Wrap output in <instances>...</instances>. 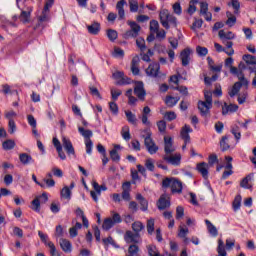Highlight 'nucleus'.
Here are the masks:
<instances>
[{
	"label": "nucleus",
	"mask_w": 256,
	"mask_h": 256,
	"mask_svg": "<svg viewBox=\"0 0 256 256\" xmlns=\"http://www.w3.org/2000/svg\"><path fill=\"white\" fill-rule=\"evenodd\" d=\"M205 223L207 225V229H208L209 233L211 235H213L214 237H217V235H219L217 228L209 220H205Z\"/></svg>",
	"instance_id": "nucleus-27"
},
{
	"label": "nucleus",
	"mask_w": 256,
	"mask_h": 256,
	"mask_svg": "<svg viewBox=\"0 0 256 256\" xmlns=\"http://www.w3.org/2000/svg\"><path fill=\"white\" fill-rule=\"evenodd\" d=\"M234 211H239L241 208V195H237L232 203Z\"/></svg>",
	"instance_id": "nucleus-43"
},
{
	"label": "nucleus",
	"mask_w": 256,
	"mask_h": 256,
	"mask_svg": "<svg viewBox=\"0 0 256 256\" xmlns=\"http://www.w3.org/2000/svg\"><path fill=\"white\" fill-rule=\"evenodd\" d=\"M125 3V0H120L116 4V9L118 10V15L120 19H125V9L123 8L125 7Z\"/></svg>",
	"instance_id": "nucleus-22"
},
{
	"label": "nucleus",
	"mask_w": 256,
	"mask_h": 256,
	"mask_svg": "<svg viewBox=\"0 0 256 256\" xmlns=\"http://www.w3.org/2000/svg\"><path fill=\"white\" fill-rule=\"evenodd\" d=\"M132 229L136 233H141L143 229H145V225H143L140 221H136L132 224Z\"/></svg>",
	"instance_id": "nucleus-38"
},
{
	"label": "nucleus",
	"mask_w": 256,
	"mask_h": 256,
	"mask_svg": "<svg viewBox=\"0 0 256 256\" xmlns=\"http://www.w3.org/2000/svg\"><path fill=\"white\" fill-rule=\"evenodd\" d=\"M31 13H33V8L28 7L26 10H22L18 19L21 23L27 24L31 22Z\"/></svg>",
	"instance_id": "nucleus-9"
},
{
	"label": "nucleus",
	"mask_w": 256,
	"mask_h": 256,
	"mask_svg": "<svg viewBox=\"0 0 256 256\" xmlns=\"http://www.w3.org/2000/svg\"><path fill=\"white\" fill-rule=\"evenodd\" d=\"M2 147L5 151H11V149H15V141L12 139L6 140L2 143Z\"/></svg>",
	"instance_id": "nucleus-28"
},
{
	"label": "nucleus",
	"mask_w": 256,
	"mask_h": 256,
	"mask_svg": "<svg viewBox=\"0 0 256 256\" xmlns=\"http://www.w3.org/2000/svg\"><path fill=\"white\" fill-rule=\"evenodd\" d=\"M185 215V209L182 206L176 208V219H182Z\"/></svg>",
	"instance_id": "nucleus-59"
},
{
	"label": "nucleus",
	"mask_w": 256,
	"mask_h": 256,
	"mask_svg": "<svg viewBox=\"0 0 256 256\" xmlns=\"http://www.w3.org/2000/svg\"><path fill=\"white\" fill-rule=\"evenodd\" d=\"M204 99H205V101H203V103H206L208 105L213 106V92L205 91L204 92Z\"/></svg>",
	"instance_id": "nucleus-34"
},
{
	"label": "nucleus",
	"mask_w": 256,
	"mask_h": 256,
	"mask_svg": "<svg viewBox=\"0 0 256 256\" xmlns=\"http://www.w3.org/2000/svg\"><path fill=\"white\" fill-rule=\"evenodd\" d=\"M162 187L164 189H168V187H171L172 193H183V183L177 178H165L162 181Z\"/></svg>",
	"instance_id": "nucleus-2"
},
{
	"label": "nucleus",
	"mask_w": 256,
	"mask_h": 256,
	"mask_svg": "<svg viewBox=\"0 0 256 256\" xmlns=\"http://www.w3.org/2000/svg\"><path fill=\"white\" fill-rule=\"evenodd\" d=\"M164 151L165 155H171L175 153V147L173 146V138L169 136L164 137Z\"/></svg>",
	"instance_id": "nucleus-8"
},
{
	"label": "nucleus",
	"mask_w": 256,
	"mask_h": 256,
	"mask_svg": "<svg viewBox=\"0 0 256 256\" xmlns=\"http://www.w3.org/2000/svg\"><path fill=\"white\" fill-rule=\"evenodd\" d=\"M89 91H90V95H92L93 97H97L98 99H103V97L101 96V93L99 92V89H97V87L89 86Z\"/></svg>",
	"instance_id": "nucleus-44"
},
{
	"label": "nucleus",
	"mask_w": 256,
	"mask_h": 256,
	"mask_svg": "<svg viewBox=\"0 0 256 256\" xmlns=\"http://www.w3.org/2000/svg\"><path fill=\"white\" fill-rule=\"evenodd\" d=\"M110 159L115 163H119V161H121V156L119 155V152H117L116 149H112L110 151Z\"/></svg>",
	"instance_id": "nucleus-39"
},
{
	"label": "nucleus",
	"mask_w": 256,
	"mask_h": 256,
	"mask_svg": "<svg viewBox=\"0 0 256 256\" xmlns=\"http://www.w3.org/2000/svg\"><path fill=\"white\" fill-rule=\"evenodd\" d=\"M160 69L161 65L158 62H153L146 69V75H148L149 77H159Z\"/></svg>",
	"instance_id": "nucleus-7"
},
{
	"label": "nucleus",
	"mask_w": 256,
	"mask_h": 256,
	"mask_svg": "<svg viewBox=\"0 0 256 256\" xmlns=\"http://www.w3.org/2000/svg\"><path fill=\"white\" fill-rule=\"evenodd\" d=\"M85 145L86 153H88V155H91V151L93 149V141L91 139L85 140Z\"/></svg>",
	"instance_id": "nucleus-60"
},
{
	"label": "nucleus",
	"mask_w": 256,
	"mask_h": 256,
	"mask_svg": "<svg viewBox=\"0 0 256 256\" xmlns=\"http://www.w3.org/2000/svg\"><path fill=\"white\" fill-rule=\"evenodd\" d=\"M209 12V4L207 2L200 3V14L203 15Z\"/></svg>",
	"instance_id": "nucleus-58"
},
{
	"label": "nucleus",
	"mask_w": 256,
	"mask_h": 256,
	"mask_svg": "<svg viewBox=\"0 0 256 256\" xmlns=\"http://www.w3.org/2000/svg\"><path fill=\"white\" fill-rule=\"evenodd\" d=\"M19 159L23 165H28V163H31V161H33V158L31 157V155L27 153L20 154Z\"/></svg>",
	"instance_id": "nucleus-31"
},
{
	"label": "nucleus",
	"mask_w": 256,
	"mask_h": 256,
	"mask_svg": "<svg viewBox=\"0 0 256 256\" xmlns=\"http://www.w3.org/2000/svg\"><path fill=\"white\" fill-rule=\"evenodd\" d=\"M239 91H241V83L236 82L233 85L232 90L229 92V96L235 97V95H237V93H239Z\"/></svg>",
	"instance_id": "nucleus-40"
},
{
	"label": "nucleus",
	"mask_w": 256,
	"mask_h": 256,
	"mask_svg": "<svg viewBox=\"0 0 256 256\" xmlns=\"http://www.w3.org/2000/svg\"><path fill=\"white\" fill-rule=\"evenodd\" d=\"M151 33H157L159 31V22L157 20L150 21Z\"/></svg>",
	"instance_id": "nucleus-51"
},
{
	"label": "nucleus",
	"mask_w": 256,
	"mask_h": 256,
	"mask_svg": "<svg viewBox=\"0 0 256 256\" xmlns=\"http://www.w3.org/2000/svg\"><path fill=\"white\" fill-rule=\"evenodd\" d=\"M148 249V254L149 256H154V255H157V253H159V251L157 250V247L156 246H153V245H149L147 247Z\"/></svg>",
	"instance_id": "nucleus-63"
},
{
	"label": "nucleus",
	"mask_w": 256,
	"mask_h": 256,
	"mask_svg": "<svg viewBox=\"0 0 256 256\" xmlns=\"http://www.w3.org/2000/svg\"><path fill=\"white\" fill-rule=\"evenodd\" d=\"M144 133L146 134V136H143L145 147L150 155H155L159 151V147L155 145L153 138H151V130L147 128L144 130Z\"/></svg>",
	"instance_id": "nucleus-3"
},
{
	"label": "nucleus",
	"mask_w": 256,
	"mask_h": 256,
	"mask_svg": "<svg viewBox=\"0 0 256 256\" xmlns=\"http://www.w3.org/2000/svg\"><path fill=\"white\" fill-rule=\"evenodd\" d=\"M173 96H166V99H165V103L167 105V107H175V100H173Z\"/></svg>",
	"instance_id": "nucleus-62"
},
{
	"label": "nucleus",
	"mask_w": 256,
	"mask_h": 256,
	"mask_svg": "<svg viewBox=\"0 0 256 256\" xmlns=\"http://www.w3.org/2000/svg\"><path fill=\"white\" fill-rule=\"evenodd\" d=\"M226 16L228 17L226 21V25L229 27H233L237 23V17H235L231 12H226Z\"/></svg>",
	"instance_id": "nucleus-30"
},
{
	"label": "nucleus",
	"mask_w": 256,
	"mask_h": 256,
	"mask_svg": "<svg viewBox=\"0 0 256 256\" xmlns=\"http://www.w3.org/2000/svg\"><path fill=\"white\" fill-rule=\"evenodd\" d=\"M145 167L148 171H155V164L153 159L149 158L145 161Z\"/></svg>",
	"instance_id": "nucleus-54"
},
{
	"label": "nucleus",
	"mask_w": 256,
	"mask_h": 256,
	"mask_svg": "<svg viewBox=\"0 0 256 256\" xmlns=\"http://www.w3.org/2000/svg\"><path fill=\"white\" fill-rule=\"evenodd\" d=\"M117 85H131V78L125 76V74H123L122 79L117 81Z\"/></svg>",
	"instance_id": "nucleus-53"
},
{
	"label": "nucleus",
	"mask_w": 256,
	"mask_h": 256,
	"mask_svg": "<svg viewBox=\"0 0 256 256\" xmlns=\"http://www.w3.org/2000/svg\"><path fill=\"white\" fill-rule=\"evenodd\" d=\"M137 37H139V34H137L136 32H134L132 30L126 31L123 35V39H135Z\"/></svg>",
	"instance_id": "nucleus-50"
},
{
	"label": "nucleus",
	"mask_w": 256,
	"mask_h": 256,
	"mask_svg": "<svg viewBox=\"0 0 256 256\" xmlns=\"http://www.w3.org/2000/svg\"><path fill=\"white\" fill-rule=\"evenodd\" d=\"M163 160L166 161V163H169V165H174L177 167L181 165V154H164Z\"/></svg>",
	"instance_id": "nucleus-4"
},
{
	"label": "nucleus",
	"mask_w": 256,
	"mask_h": 256,
	"mask_svg": "<svg viewBox=\"0 0 256 256\" xmlns=\"http://www.w3.org/2000/svg\"><path fill=\"white\" fill-rule=\"evenodd\" d=\"M146 229L149 235H153V231H155V219L150 218L147 220Z\"/></svg>",
	"instance_id": "nucleus-32"
},
{
	"label": "nucleus",
	"mask_w": 256,
	"mask_h": 256,
	"mask_svg": "<svg viewBox=\"0 0 256 256\" xmlns=\"http://www.w3.org/2000/svg\"><path fill=\"white\" fill-rule=\"evenodd\" d=\"M251 179H253V174L247 175L241 180L240 187H242L243 189H253V185L249 183Z\"/></svg>",
	"instance_id": "nucleus-21"
},
{
	"label": "nucleus",
	"mask_w": 256,
	"mask_h": 256,
	"mask_svg": "<svg viewBox=\"0 0 256 256\" xmlns=\"http://www.w3.org/2000/svg\"><path fill=\"white\" fill-rule=\"evenodd\" d=\"M62 145L67 155H75V148L73 147V143H71V140H69V138L63 137Z\"/></svg>",
	"instance_id": "nucleus-12"
},
{
	"label": "nucleus",
	"mask_w": 256,
	"mask_h": 256,
	"mask_svg": "<svg viewBox=\"0 0 256 256\" xmlns=\"http://www.w3.org/2000/svg\"><path fill=\"white\" fill-rule=\"evenodd\" d=\"M60 247L62 249V251H64V253H71V242L65 238H61L60 239Z\"/></svg>",
	"instance_id": "nucleus-20"
},
{
	"label": "nucleus",
	"mask_w": 256,
	"mask_h": 256,
	"mask_svg": "<svg viewBox=\"0 0 256 256\" xmlns=\"http://www.w3.org/2000/svg\"><path fill=\"white\" fill-rule=\"evenodd\" d=\"M134 94L140 99V101H145V88H143V82H137L134 88Z\"/></svg>",
	"instance_id": "nucleus-10"
},
{
	"label": "nucleus",
	"mask_w": 256,
	"mask_h": 256,
	"mask_svg": "<svg viewBox=\"0 0 256 256\" xmlns=\"http://www.w3.org/2000/svg\"><path fill=\"white\" fill-rule=\"evenodd\" d=\"M239 109V106L237 104H230L227 105V103H224V107L222 108V115H227L230 111V113H235Z\"/></svg>",
	"instance_id": "nucleus-19"
},
{
	"label": "nucleus",
	"mask_w": 256,
	"mask_h": 256,
	"mask_svg": "<svg viewBox=\"0 0 256 256\" xmlns=\"http://www.w3.org/2000/svg\"><path fill=\"white\" fill-rule=\"evenodd\" d=\"M107 37H108L109 41H116V39L118 37L117 30L108 29L107 30Z\"/></svg>",
	"instance_id": "nucleus-41"
},
{
	"label": "nucleus",
	"mask_w": 256,
	"mask_h": 256,
	"mask_svg": "<svg viewBox=\"0 0 256 256\" xmlns=\"http://www.w3.org/2000/svg\"><path fill=\"white\" fill-rule=\"evenodd\" d=\"M111 219H112V222H113L114 225H116V223H121V221H123L121 219V215H119V213H117V212L113 213V216H112Z\"/></svg>",
	"instance_id": "nucleus-64"
},
{
	"label": "nucleus",
	"mask_w": 256,
	"mask_h": 256,
	"mask_svg": "<svg viewBox=\"0 0 256 256\" xmlns=\"http://www.w3.org/2000/svg\"><path fill=\"white\" fill-rule=\"evenodd\" d=\"M197 170L204 179H207V177H209V164L205 162L198 163Z\"/></svg>",
	"instance_id": "nucleus-15"
},
{
	"label": "nucleus",
	"mask_w": 256,
	"mask_h": 256,
	"mask_svg": "<svg viewBox=\"0 0 256 256\" xmlns=\"http://www.w3.org/2000/svg\"><path fill=\"white\" fill-rule=\"evenodd\" d=\"M238 79H239L238 83H240L241 87L249 86V80H247V78H245V74H243V72H239Z\"/></svg>",
	"instance_id": "nucleus-37"
},
{
	"label": "nucleus",
	"mask_w": 256,
	"mask_h": 256,
	"mask_svg": "<svg viewBox=\"0 0 256 256\" xmlns=\"http://www.w3.org/2000/svg\"><path fill=\"white\" fill-rule=\"evenodd\" d=\"M126 119L128 123H131L132 125H137V116L131 112V110L125 111Z\"/></svg>",
	"instance_id": "nucleus-25"
},
{
	"label": "nucleus",
	"mask_w": 256,
	"mask_h": 256,
	"mask_svg": "<svg viewBox=\"0 0 256 256\" xmlns=\"http://www.w3.org/2000/svg\"><path fill=\"white\" fill-rule=\"evenodd\" d=\"M229 139V137L227 136H223L221 141H220V149L221 151L225 152V151H229L230 147L229 143L227 142Z\"/></svg>",
	"instance_id": "nucleus-29"
},
{
	"label": "nucleus",
	"mask_w": 256,
	"mask_h": 256,
	"mask_svg": "<svg viewBox=\"0 0 256 256\" xmlns=\"http://www.w3.org/2000/svg\"><path fill=\"white\" fill-rule=\"evenodd\" d=\"M223 45H225L227 47V49H230V51H226V53L231 56L234 55L235 50H233V43L229 40H226L225 43H223Z\"/></svg>",
	"instance_id": "nucleus-56"
},
{
	"label": "nucleus",
	"mask_w": 256,
	"mask_h": 256,
	"mask_svg": "<svg viewBox=\"0 0 256 256\" xmlns=\"http://www.w3.org/2000/svg\"><path fill=\"white\" fill-rule=\"evenodd\" d=\"M218 37L221 39L222 43H227V40L231 41L235 37V35L231 31L225 32V30H220L218 32Z\"/></svg>",
	"instance_id": "nucleus-16"
},
{
	"label": "nucleus",
	"mask_w": 256,
	"mask_h": 256,
	"mask_svg": "<svg viewBox=\"0 0 256 256\" xmlns=\"http://www.w3.org/2000/svg\"><path fill=\"white\" fill-rule=\"evenodd\" d=\"M121 135L125 141H129L131 139V133H129V126H124L121 131Z\"/></svg>",
	"instance_id": "nucleus-45"
},
{
	"label": "nucleus",
	"mask_w": 256,
	"mask_h": 256,
	"mask_svg": "<svg viewBox=\"0 0 256 256\" xmlns=\"http://www.w3.org/2000/svg\"><path fill=\"white\" fill-rule=\"evenodd\" d=\"M102 242L104 243V245H113V247H115V245H117L115 243V240H113V237L108 236L107 238H103Z\"/></svg>",
	"instance_id": "nucleus-61"
},
{
	"label": "nucleus",
	"mask_w": 256,
	"mask_h": 256,
	"mask_svg": "<svg viewBox=\"0 0 256 256\" xmlns=\"http://www.w3.org/2000/svg\"><path fill=\"white\" fill-rule=\"evenodd\" d=\"M136 199L139 200V204L141 205V211H147L149 207V202L147 201V199H145V197H143V195L141 194H137Z\"/></svg>",
	"instance_id": "nucleus-23"
},
{
	"label": "nucleus",
	"mask_w": 256,
	"mask_h": 256,
	"mask_svg": "<svg viewBox=\"0 0 256 256\" xmlns=\"http://www.w3.org/2000/svg\"><path fill=\"white\" fill-rule=\"evenodd\" d=\"M191 52V48H186L181 51L180 59L183 67H187V65H189V57L191 56Z\"/></svg>",
	"instance_id": "nucleus-14"
},
{
	"label": "nucleus",
	"mask_w": 256,
	"mask_h": 256,
	"mask_svg": "<svg viewBox=\"0 0 256 256\" xmlns=\"http://www.w3.org/2000/svg\"><path fill=\"white\" fill-rule=\"evenodd\" d=\"M115 224L113 223L112 218H106L102 224V228L104 231H109Z\"/></svg>",
	"instance_id": "nucleus-35"
},
{
	"label": "nucleus",
	"mask_w": 256,
	"mask_h": 256,
	"mask_svg": "<svg viewBox=\"0 0 256 256\" xmlns=\"http://www.w3.org/2000/svg\"><path fill=\"white\" fill-rule=\"evenodd\" d=\"M174 89L179 91V93H181V95L184 97H189V90L187 89V86H176Z\"/></svg>",
	"instance_id": "nucleus-48"
},
{
	"label": "nucleus",
	"mask_w": 256,
	"mask_h": 256,
	"mask_svg": "<svg viewBox=\"0 0 256 256\" xmlns=\"http://www.w3.org/2000/svg\"><path fill=\"white\" fill-rule=\"evenodd\" d=\"M157 127L160 133H165V130L167 129V122H165L164 120H160L157 122Z\"/></svg>",
	"instance_id": "nucleus-55"
},
{
	"label": "nucleus",
	"mask_w": 256,
	"mask_h": 256,
	"mask_svg": "<svg viewBox=\"0 0 256 256\" xmlns=\"http://www.w3.org/2000/svg\"><path fill=\"white\" fill-rule=\"evenodd\" d=\"M136 45L142 52L147 49V46L145 45V39H143L142 37L136 39Z\"/></svg>",
	"instance_id": "nucleus-46"
},
{
	"label": "nucleus",
	"mask_w": 256,
	"mask_h": 256,
	"mask_svg": "<svg viewBox=\"0 0 256 256\" xmlns=\"http://www.w3.org/2000/svg\"><path fill=\"white\" fill-rule=\"evenodd\" d=\"M212 107L213 106L211 104H207L203 101H198V109H199L202 117H207V115H209Z\"/></svg>",
	"instance_id": "nucleus-13"
},
{
	"label": "nucleus",
	"mask_w": 256,
	"mask_h": 256,
	"mask_svg": "<svg viewBox=\"0 0 256 256\" xmlns=\"http://www.w3.org/2000/svg\"><path fill=\"white\" fill-rule=\"evenodd\" d=\"M92 186H93L94 191H91L90 195H91L93 201H95V203H97V201H99V198H97V195H101V187H99V183H97V181H93Z\"/></svg>",
	"instance_id": "nucleus-17"
},
{
	"label": "nucleus",
	"mask_w": 256,
	"mask_h": 256,
	"mask_svg": "<svg viewBox=\"0 0 256 256\" xmlns=\"http://www.w3.org/2000/svg\"><path fill=\"white\" fill-rule=\"evenodd\" d=\"M157 207L160 211H165L168 207H171V198L168 194H162L157 202Z\"/></svg>",
	"instance_id": "nucleus-5"
},
{
	"label": "nucleus",
	"mask_w": 256,
	"mask_h": 256,
	"mask_svg": "<svg viewBox=\"0 0 256 256\" xmlns=\"http://www.w3.org/2000/svg\"><path fill=\"white\" fill-rule=\"evenodd\" d=\"M190 133H193V129H191L189 125H184L180 132L184 143H191V136H189Z\"/></svg>",
	"instance_id": "nucleus-11"
},
{
	"label": "nucleus",
	"mask_w": 256,
	"mask_h": 256,
	"mask_svg": "<svg viewBox=\"0 0 256 256\" xmlns=\"http://www.w3.org/2000/svg\"><path fill=\"white\" fill-rule=\"evenodd\" d=\"M79 133L84 137L85 141H88V139H91L93 137V131L91 130H85L83 127L78 128Z\"/></svg>",
	"instance_id": "nucleus-26"
},
{
	"label": "nucleus",
	"mask_w": 256,
	"mask_h": 256,
	"mask_svg": "<svg viewBox=\"0 0 256 256\" xmlns=\"http://www.w3.org/2000/svg\"><path fill=\"white\" fill-rule=\"evenodd\" d=\"M32 206L33 211H36V213H39V211H41V201L39 200V198H35L32 201Z\"/></svg>",
	"instance_id": "nucleus-49"
},
{
	"label": "nucleus",
	"mask_w": 256,
	"mask_h": 256,
	"mask_svg": "<svg viewBox=\"0 0 256 256\" xmlns=\"http://www.w3.org/2000/svg\"><path fill=\"white\" fill-rule=\"evenodd\" d=\"M130 13L139 11V2L137 0H129Z\"/></svg>",
	"instance_id": "nucleus-36"
},
{
	"label": "nucleus",
	"mask_w": 256,
	"mask_h": 256,
	"mask_svg": "<svg viewBox=\"0 0 256 256\" xmlns=\"http://www.w3.org/2000/svg\"><path fill=\"white\" fill-rule=\"evenodd\" d=\"M243 61H245L247 65H256V56H253L251 54H245L243 56Z\"/></svg>",
	"instance_id": "nucleus-33"
},
{
	"label": "nucleus",
	"mask_w": 256,
	"mask_h": 256,
	"mask_svg": "<svg viewBox=\"0 0 256 256\" xmlns=\"http://www.w3.org/2000/svg\"><path fill=\"white\" fill-rule=\"evenodd\" d=\"M122 91L121 90H117L115 88L111 89V95H112V99L113 101H117V99H119L120 95H122Z\"/></svg>",
	"instance_id": "nucleus-57"
},
{
	"label": "nucleus",
	"mask_w": 256,
	"mask_h": 256,
	"mask_svg": "<svg viewBox=\"0 0 256 256\" xmlns=\"http://www.w3.org/2000/svg\"><path fill=\"white\" fill-rule=\"evenodd\" d=\"M196 53L199 55V57H206L207 53H209V50L205 47L197 46Z\"/></svg>",
	"instance_id": "nucleus-47"
},
{
	"label": "nucleus",
	"mask_w": 256,
	"mask_h": 256,
	"mask_svg": "<svg viewBox=\"0 0 256 256\" xmlns=\"http://www.w3.org/2000/svg\"><path fill=\"white\" fill-rule=\"evenodd\" d=\"M87 30L90 35H99V31H101V24L99 22H93L91 25L87 26Z\"/></svg>",
	"instance_id": "nucleus-18"
},
{
	"label": "nucleus",
	"mask_w": 256,
	"mask_h": 256,
	"mask_svg": "<svg viewBox=\"0 0 256 256\" xmlns=\"http://www.w3.org/2000/svg\"><path fill=\"white\" fill-rule=\"evenodd\" d=\"M127 23L130 27V31H133L137 35H139V33H141V26L139 24H137V22L128 20Z\"/></svg>",
	"instance_id": "nucleus-24"
},
{
	"label": "nucleus",
	"mask_w": 256,
	"mask_h": 256,
	"mask_svg": "<svg viewBox=\"0 0 256 256\" xmlns=\"http://www.w3.org/2000/svg\"><path fill=\"white\" fill-rule=\"evenodd\" d=\"M61 197H64V199H71V189H69V187L65 186L61 190Z\"/></svg>",
	"instance_id": "nucleus-52"
},
{
	"label": "nucleus",
	"mask_w": 256,
	"mask_h": 256,
	"mask_svg": "<svg viewBox=\"0 0 256 256\" xmlns=\"http://www.w3.org/2000/svg\"><path fill=\"white\" fill-rule=\"evenodd\" d=\"M124 240L126 243H134V245H137V243L141 241V235L139 233H133L131 230H128L124 235Z\"/></svg>",
	"instance_id": "nucleus-6"
},
{
	"label": "nucleus",
	"mask_w": 256,
	"mask_h": 256,
	"mask_svg": "<svg viewBox=\"0 0 256 256\" xmlns=\"http://www.w3.org/2000/svg\"><path fill=\"white\" fill-rule=\"evenodd\" d=\"M46 247H49L50 249V255L52 256H61L59 252H57V248L55 247V244L51 241H48V245Z\"/></svg>",
	"instance_id": "nucleus-42"
},
{
	"label": "nucleus",
	"mask_w": 256,
	"mask_h": 256,
	"mask_svg": "<svg viewBox=\"0 0 256 256\" xmlns=\"http://www.w3.org/2000/svg\"><path fill=\"white\" fill-rule=\"evenodd\" d=\"M160 23L164 29H170V27H177V17L169 13V10L163 9L159 14Z\"/></svg>",
	"instance_id": "nucleus-1"
}]
</instances>
